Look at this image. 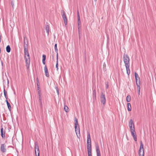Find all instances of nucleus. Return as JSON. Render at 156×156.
Returning <instances> with one entry per match:
<instances>
[{"label": "nucleus", "instance_id": "obj_45", "mask_svg": "<svg viewBox=\"0 0 156 156\" xmlns=\"http://www.w3.org/2000/svg\"><path fill=\"white\" fill-rule=\"evenodd\" d=\"M37 90H40V87H39V86H37Z\"/></svg>", "mask_w": 156, "mask_h": 156}, {"label": "nucleus", "instance_id": "obj_29", "mask_svg": "<svg viewBox=\"0 0 156 156\" xmlns=\"http://www.w3.org/2000/svg\"><path fill=\"white\" fill-rule=\"evenodd\" d=\"M140 149H142V150H144V145L141 141L140 142Z\"/></svg>", "mask_w": 156, "mask_h": 156}, {"label": "nucleus", "instance_id": "obj_21", "mask_svg": "<svg viewBox=\"0 0 156 156\" xmlns=\"http://www.w3.org/2000/svg\"><path fill=\"white\" fill-rule=\"evenodd\" d=\"M127 109L129 111H131V104L129 103H127Z\"/></svg>", "mask_w": 156, "mask_h": 156}, {"label": "nucleus", "instance_id": "obj_38", "mask_svg": "<svg viewBox=\"0 0 156 156\" xmlns=\"http://www.w3.org/2000/svg\"><path fill=\"white\" fill-rule=\"evenodd\" d=\"M56 53H57V54H56V59H57V61H58V52H56Z\"/></svg>", "mask_w": 156, "mask_h": 156}, {"label": "nucleus", "instance_id": "obj_35", "mask_svg": "<svg viewBox=\"0 0 156 156\" xmlns=\"http://www.w3.org/2000/svg\"><path fill=\"white\" fill-rule=\"evenodd\" d=\"M133 138L134 139V140H135V141H137V137L136 136H133Z\"/></svg>", "mask_w": 156, "mask_h": 156}, {"label": "nucleus", "instance_id": "obj_46", "mask_svg": "<svg viewBox=\"0 0 156 156\" xmlns=\"http://www.w3.org/2000/svg\"><path fill=\"white\" fill-rule=\"evenodd\" d=\"M38 91L39 96V93L40 94V90H38Z\"/></svg>", "mask_w": 156, "mask_h": 156}, {"label": "nucleus", "instance_id": "obj_34", "mask_svg": "<svg viewBox=\"0 0 156 156\" xmlns=\"http://www.w3.org/2000/svg\"><path fill=\"white\" fill-rule=\"evenodd\" d=\"M36 80H37V86H39V82L38 79V77H37V78Z\"/></svg>", "mask_w": 156, "mask_h": 156}, {"label": "nucleus", "instance_id": "obj_28", "mask_svg": "<svg viewBox=\"0 0 156 156\" xmlns=\"http://www.w3.org/2000/svg\"><path fill=\"white\" fill-rule=\"evenodd\" d=\"M6 93H7L6 91V90H5V89L4 88V94L5 97V98L6 99H7L8 98V97H7V95H6Z\"/></svg>", "mask_w": 156, "mask_h": 156}, {"label": "nucleus", "instance_id": "obj_25", "mask_svg": "<svg viewBox=\"0 0 156 156\" xmlns=\"http://www.w3.org/2000/svg\"><path fill=\"white\" fill-rule=\"evenodd\" d=\"M131 96L130 95H128L126 98V101L128 102L130 101L131 100Z\"/></svg>", "mask_w": 156, "mask_h": 156}, {"label": "nucleus", "instance_id": "obj_14", "mask_svg": "<svg viewBox=\"0 0 156 156\" xmlns=\"http://www.w3.org/2000/svg\"><path fill=\"white\" fill-rule=\"evenodd\" d=\"M125 67L126 69L127 73L128 75H129L130 73L129 66H126Z\"/></svg>", "mask_w": 156, "mask_h": 156}, {"label": "nucleus", "instance_id": "obj_40", "mask_svg": "<svg viewBox=\"0 0 156 156\" xmlns=\"http://www.w3.org/2000/svg\"><path fill=\"white\" fill-rule=\"evenodd\" d=\"M77 21L80 20V16H77Z\"/></svg>", "mask_w": 156, "mask_h": 156}, {"label": "nucleus", "instance_id": "obj_39", "mask_svg": "<svg viewBox=\"0 0 156 156\" xmlns=\"http://www.w3.org/2000/svg\"><path fill=\"white\" fill-rule=\"evenodd\" d=\"M36 156H40V153H37H37H35Z\"/></svg>", "mask_w": 156, "mask_h": 156}, {"label": "nucleus", "instance_id": "obj_26", "mask_svg": "<svg viewBox=\"0 0 156 156\" xmlns=\"http://www.w3.org/2000/svg\"><path fill=\"white\" fill-rule=\"evenodd\" d=\"M144 150H142V151L141 152H139V156H144Z\"/></svg>", "mask_w": 156, "mask_h": 156}, {"label": "nucleus", "instance_id": "obj_41", "mask_svg": "<svg viewBox=\"0 0 156 156\" xmlns=\"http://www.w3.org/2000/svg\"><path fill=\"white\" fill-rule=\"evenodd\" d=\"M77 16H80L79 12L78 11H77Z\"/></svg>", "mask_w": 156, "mask_h": 156}, {"label": "nucleus", "instance_id": "obj_17", "mask_svg": "<svg viewBox=\"0 0 156 156\" xmlns=\"http://www.w3.org/2000/svg\"><path fill=\"white\" fill-rule=\"evenodd\" d=\"M45 29L46 32L48 34L49 33V27L48 25L45 26Z\"/></svg>", "mask_w": 156, "mask_h": 156}, {"label": "nucleus", "instance_id": "obj_8", "mask_svg": "<svg viewBox=\"0 0 156 156\" xmlns=\"http://www.w3.org/2000/svg\"><path fill=\"white\" fill-rule=\"evenodd\" d=\"M28 42L27 37L25 36L24 37V48H28Z\"/></svg>", "mask_w": 156, "mask_h": 156}, {"label": "nucleus", "instance_id": "obj_32", "mask_svg": "<svg viewBox=\"0 0 156 156\" xmlns=\"http://www.w3.org/2000/svg\"><path fill=\"white\" fill-rule=\"evenodd\" d=\"M95 148H96V151L99 150V147L98 144H96Z\"/></svg>", "mask_w": 156, "mask_h": 156}, {"label": "nucleus", "instance_id": "obj_36", "mask_svg": "<svg viewBox=\"0 0 156 156\" xmlns=\"http://www.w3.org/2000/svg\"><path fill=\"white\" fill-rule=\"evenodd\" d=\"M77 24H78V25H80L81 21L80 20L77 21Z\"/></svg>", "mask_w": 156, "mask_h": 156}, {"label": "nucleus", "instance_id": "obj_6", "mask_svg": "<svg viewBox=\"0 0 156 156\" xmlns=\"http://www.w3.org/2000/svg\"><path fill=\"white\" fill-rule=\"evenodd\" d=\"M129 126L130 131H131L132 129L133 130H135L134 124L132 119L130 120L129 123Z\"/></svg>", "mask_w": 156, "mask_h": 156}, {"label": "nucleus", "instance_id": "obj_18", "mask_svg": "<svg viewBox=\"0 0 156 156\" xmlns=\"http://www.w3.org/2000/svg\"><path fill=\"white\" fill-rule=\"evenodd\" d=\"M42 63L44 65L45 64L46 55H43Z\"/></svg>", "mask_w": 156, "mask_h": 156}, {"label": "nucleus", "instance_id": "obj_3", "mask_svg": "<svg viewBox=\"0 0 156 156\" xmlns=\"http://www.w3.org/2000/svg\"><path fill=\"white\" fill-rule=\"evenodd\" d=\"M123 61L124 62L125 66H130L129 58L127 55L124 54L123 56Z\"/></svg>", "mask_w": 156, "mask_h": 156}, {"label": "nucleus", "instance_id": "obj_44", "mask_svg": "<svg viewBox=\"0 0 156 156\" xmlns=\"http://www.w3.org/2000/svg\"><path fill=\"white\" fill-rule=\"evenodd\" d=\"M108 84H107L106 86V88L107 89L108 88Z\"/></svg>", "mask_w": 156, "mask_h": 156}, {"label": "nucleus", "instance_id": "obj_4", "mask_svg": "<svg viewBox=\"0 0 156 156\" xmlns=\"http://www.w3.org/2000/svg\"><path fill=\"white\" fill-rule=\"evenodd\" d=\"M24 58L26 63V66L27 69H28L30 66V56H24Z\"/></svg>", "mask_w": 156, "mask_h": 156}, {"label": "nucleus", "instance_id": "obj_47", "mask_svg": "<svg viewBox=\"0 0 156 156\" xmlns=\"http://www.w3.org/2000/svg\"><path fill=\"white\" fill-rule=\"evenodd\" d=\"M56 90H57V92L58 93V90L57 89Z\"/></svg>", "mask_w": 156, "mask_h": 156}, {"label": "nucleus", "instance_id": "obj_19", "mask_svg": "<svg viewBox=\"0 0 156 156\" xmlns=\"http://www.w3.org/2000/svg\"><path fill=\"white\" fill-rule=\"evenodd\" d=\"M88 154V155H91V147H87Z\"/></svg>", "mask_w": 156, "mask_h": 156}, {"label": "nucleus", "instance_id": "obj_15", "mask_svg": "<svg viewBox=\"0 0 156 156\" xmlns=\"http://www.w3.org/2000/svg\"><path fill=\"white\" fill-rule=\"evenodd\" d=\"M3 128H2L1 129V135L2 137L5 138V132H3Z\"/></svg>", "mask_w": 156, "mask_h": 156}, {"label": "nucleus", "instance_id": "obj_43", "mask_svg": "<svg viewBox=\"0 0 156 156\" xmlns=\"http://www.w3.org/2000/svg\"><path fill=\"white\" fill-rule=\"evenodd\" d=\"M11 4H12V7H13V5H14V4H13V1H12L11 2Z\"/></svg>", "mask_w": 156, "mask_h": 156}, {"label": "nucleus", "instance_id": "obj_1", "mask_svg": "<svg viewBox=\"0 0 156 156\" xmlns=\"http://www.w3.org/2000/svg\"><path fill=\"white\" fill-rule=\"evenodd\" d=\"M75 131L77 136V137L78 138H79V137L80 136V129L78 125V121L77 119L76 118L75 120Z\"/></svg>", "mask_w": 156, "mask_h": 156}, {"label": "nucleus", "instance_id": "obj_48", "mask_svg": "<svg viewBox=\"0 0 156 156\" xmlns=\"http://www.w3.org/2000/svg\"><path fill=\"white\" fill-rule=\"evenodd\" d=\"M88 156H92V155H88Z\"/></svg>", "mask_w": 156, "mask_h": 156}, {"label": "nucleus", "instance_id": "obj_22", "mask_svg": "<svg viewBox=\"0 0 156 156\" xmlns=\"http://www.w3.org/2000/svg\"><path fill=\"white\" fill-rule=\"evenodd\" d=\"M6 51L8 53L10 52L11 51V48L10 46L9 45L7 46L6 47Z\"/></svg>", "mask_w": 156, "mask_h": 156}, {"label": "nucleus", "instance_id": "obj_37", "mask_svg": "<svg viewBox=\"0 0 156 156\" xmlns=\"http://www.w3.org/2000/svg\"><path fill=\"white\" fill-rule=\"evenodd\" d=\"M93 94L94 96L95 97H96V93L95 91L94 90L93 91Z\"/></svg>", "mask_w": 156, "mask_h": 156}, {"label": "nucleus", "instance_id": "obj_31", "mask_svg": "<svg viewBox=\"0 0 156 156\" xmlns=\"http://www.w3.org/2000/svg\"><path fill=\"white\" fill-rule=\"evenodd\" d=\"M96 152H97V156H101L100 152V151L99 150H97Z\"/></svg>", "mask_w": 156, "mask_h": 156}, {"label": "nucleus", "instance_id": "obj_27", "mask_svg": "<svg viewBox=\"0 0 156 156\" xmlns=\"http://www.w3.org/2000/svg\"><path fill=\"white\" fill-rule=\"evenodd\" d=\"M78 30L79 34L80 35V29H81V25H78Z\"/></svg>", "mask_w": 156, "mask_h": 156}, {"label": "nucleus", "instance_id": "obj_5", "mask_svg": "<svg viewBox=\"0 0 156 156\" xmlns=\"http://www.w3.org/2000/svg\"><path fill=\"white\" fill-rule=\"evenodd\" d=\"M87 147H91V141L90 133H87Z\"/></svg>", "mask_w": 156, "mask_h": 156}, {"label": "nucleus", "instance_id": "obj_24", "mask_svg": "<svg viewBox=\"0 0 156 156\" xmlns=\"http://www.w3.org/2000/svg\"><path fill=\"white\" fill-rule=\"evenodd\" d=\"M64 109L66 112H69V108L66 106L65 105L64 107Z\"/></svg>", "mask_w": 156, "mask_h": 156}, {"label": "nucleus", "instance_id": "obj_12", "mask_svg": "<svg viewBox=\"0 0 156 156\" xmlns=\"http://www.w3.org/2000/svg\"><path fill=\"white\" fill-rule=\"evenodd\" d=\"M24 56L29 57V54L28 51V48H24Z\"/></svg>", "mask_w": 156, "mask_h": 156}, {"label": "nucleus", "instance_id": "obj_49", "mask_svg": "<svg viewBox=\"0 0 156 156\" xmlns=\"http://www.w3.org/2000/svg\"><path fill=\"white\" fill-rule=\"evenodd\" d=\"M9 81L8 80V83L9 84Z\"/></svg>", "mask_w": 156, "mask_h": 156}, {"label": "nucleus", "instance_id": "obj_33", "mask_svg": "<svg viewBox=\"0 0 156 156\" xmlns=\"http://www.w3.org/2000/svg\"><path fill=\"white\" fill-rule=\"evenodd\" d=\"M56 68H57V70L58 71V61H57V63L56 65Z\"/></svg>", "mask_w": 156, "mask_h": 156}, {"label": "nucleus", "instance_id": "obj_10", "mask_svg": "<svg viewBox=\"0 0 156 156\" xmlns=\"http://www.w3.org/2000/svg\"><path fill=\"white\" fill-rule=\"evenodd\" d=\"M44 70L45 76L46 77H48L49 76V75L46 65L44 67Z\"/></svg>", "mask_w": 156, "mask_h": 156}, {"label": "nucleus", "instance_id": "obj_16", "mask_svg": "<svg viewBox=\"0 0 156 156\" xmlns=\"http://www.w3.org/2000/svg\"><path fill=\"white\" fill-rule=\"evenodd\" d=\"M39 102H40V107H41V108H42V102L41 98V95H40V93H39Z\"/></svg>", "mask_w": 156, "mask_h": 156}, {"label": "nucleus", "instance_id": "obj_42", "mask_svg": "<svg viewBox=\"0 0 156 156\" xmlns=\"http://www.w3.org/2000/svg\"><path fill=\"white\" fill-rule=\"evenodd\" d=\"M142 151V149H140L139 152H141Z\"/></svg>", "mask_w": 156, "mask_h": 156}, {"label": "nucleus", "instance_id": "obj_2", "mask_svg": "<svg viewBox=\"0 0 156 156\" xmlns=\"http://www.w3.org/2000/svg\"><path fill=\"white\" fill-rule=\"evenodd\" d=\"M134 75L135 78L136 85L137 86V89L139 90V92L140 90V78L139 77L138 74L136 73H135Z\"/></svg>", "mask_w": 156, "mask_h": 156}, {"label": "nucleus", "instance_id": "obj_20", "mask_svg": "<svg viewBox=\"0 0 156 156\" xmlns=\"http://www.w3.org/2000/svg\"><path fill=\"white\" fill-rule=\"evenodd\" d=\"M6 103H7L8 109H9V110L10 111L11 109V106L10 105V103L8 102V101L7 100H6Z\"/></svg>", "mask_w": 156, "mask_h": 156}, {"label": "nucleus", "instance_id": "obj_11", "mask_svg": "<svg viewBox=\"0 0 156 156\" xmlns=\"http://www.w3.org/2000/svg\"><path fill=\"white\" fill-rule=\"evenodd\" d=\"M5 146L6 145L5 144H1V151L2 152H5L6 151V149L5 148Z\"/></svg>", "mask_w": 156, "mask_h": 156}, {"label": "nucleus", "instance_id": "obj_23", "mask_svg": "<svg viewBox=\"0 0 156 156\" xmlns=\"http://www.w3.org/2000/svg\"><path fill=\"white\" fill-rule=\"evenodd\" d=\"M130 131L133 136L136 135V132L135 130H133V129H132V130Z\"/></svg>", "mask_w": 156, "mask_h": 156}, {"label": "nucleus", "instance_id": "obj_9", "mask_svg": "<svg viewBox=\"0 0 156 156\" xmlns=\"http://www.w3.org/2000/svg\"><path fill=\"white\" fill-rule=\"evenodd\" d=\"M62 13V17L64 20L65 24L66 25L67 23L66 16L64 12L63 11Z\"/></svg>", "mask_w": 156, "mask_h": 156}, {"label": "nucleus", "instance_id": "obj_13", "mask_svg": "<svg viewBox=\"0 0 156 156\" xmlns=\"http://www.w3.org/2000/svg\"><path fill=\"white\" fill-rule=\"evenodd\" d=\"M35 153L39 152L40 153L39 149V146L38 144H36L35 147Z\"/></svg>", "mask_w": 156, "mask_h": 156}, {"label": "nucleus", "instance_id": "obj_30", "mask_svg": "<svg viewBox=\"0 0 156 156\" xmlns=\"http://www.w3.org/2000/svg\"><path fill=\"white\" fill-rule=\"evenodd\" d=\"M54 48H55V51L56 52H58V49H57V44H56L55 45V47H54Z\"/></svg>", "mask_w": 156, "mask_h": 156}, {"label": "nucleus", "instance_id": "obj_7", "mask_svg": "<svg viewBox=\"0 0 156 156\" xmlns=\"http://www.w3.org/2000/svg\"><path fill=\"white\" fill-rule=\"evenodd\" d=\"M100 101L101 103L105 105V103L106 99L105 95L103 93H102L100 96Z\"/></svg>", "mask_w": 156, "mask_h": 156}]
</instances>
